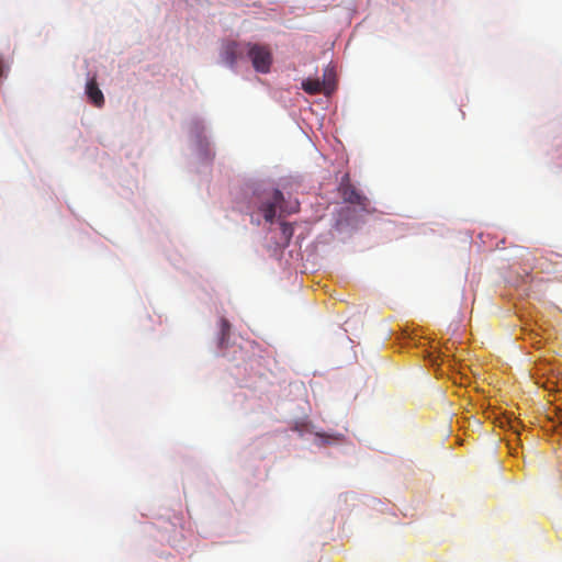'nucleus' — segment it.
I'll list each match as a JSON object with an SVG mask.
<instances>
[{
	"mask_svg": "<svg viewBox=\"0 0 562 562\" xmlns=\"http://www.w3.org/2000/svg\"><path fill=\"white\" fill-rule=\"evenodd\" d=\"M283 193L280 190H273L271 199L262 202L259 210L267 222H273L276 217L277 207H281V203L283 202Z\"/></svg>",
	"mask_w": 562,
	"mask_h": 562,
	"instance_id": "20e7f679",
	"label": "nucleus"
},
{
	"mask_svg": "<svg viewBox=\"0 0 562 562\" xmlns=\"http://www.w3.org/2000/svg\"><path fill=\"white\" fill-rule=\"evenodd\" d=\"M281 231L282 235L284 236L285 240H290L293 235V227L290 223H281Z\"/></svg>",
	"mask_w": 562,
	"mask_h": 562,
	"instance_id": "0eeeda50",
	"label": "nucleus"
},
{
	"mask_svg": "<svg viewBox=\"0 0 562 562\" xmlns=\"http://www.w3.org/2000/svg\"><path fill=\"white\" fill-rule=\"evenodd\" d=\"M247 55L256 71L267 74L272 64V54L268 46L247 43Z\"/></svg>",
	"mask_w": 562,
	"mask_h": 562,
	"instance_id": "f257e3e1",
	"label": "nucleus"
},
{
	"mask_svg": "<svg viewBox=\"0 0 562 562\" xmlns=\"http://www.w3.org/2000/svg\"><path fill=\"white\" fill-rule=\"evenodd\" d=\"M302 88L305 92L310 94L319 93L323 89V82L317 79H307L303 81Z\"/></svg>",
	"mask_w": 562,
	"mask_h": 562,
	"instance_id": "423d86ee",
	"label": "nucleus"
},
{
	"mask_svg": "<svg viewBox=\"0 0 562 562\" xmlns=\"http://www.w3.org/2000/svg\"><path fill=\"white\" fill-rule=\"evenodd\" d=\"M86 94L94 106L102 108L104 105V95L98 86L95 77L87 81Z\"/></svg>",
	"mask_w": 562,
	"mask_h": 562,
	"instance_id": "39448f33",
	"label": "nucleus"
},
{
	"mask_svg": "<svg viewBox=\"0 0 562 562\" xmlns=\"http://www.w3.org/2000/svg\"><path fill=\"white\" fill-rule=\"evenodd\" d=\"M3 75V65H2V61L0 60V78L2 77Z\"/></svg>",
	"mask_w": 562,
	"mask_h": 562,
	"instance_id": "1a4fd4ad",
	"label": "nucleus"
},
{
	"mask_svg": "<svg viewBox=\"0 0 562 562\" xmlns=\"http://www.w3.org/2000/svg\"><path fill=\"white\" fill-rule=\"evenodd\" d=\"M338 190L345 202L362 207L367 205V198L350 183L348 175L342 177Z\"/></svg>",
	"mask_w": 562,
	"mask_h": 562,
	"instance_id": "7ed1b4c3",
	"label": "nucleus"
},
{
	"mask_svg": "<svg viewBox=\"0 0 562 562\" xmlns=\"http://www.w3.org/2000/svg\"><path fill=\"white\" fill-rule=\"evenodd\" d=\"M221 323H222V333H223V335H226L227 331L229 330V323L225 318H222Z\"/></svg>",
	"mask_w": 562,
	"mask_h": 562,
	"instance_id": "6e6552de",
	"label": "nucleus"
},
{
	"mask_svg": "<svg viewBox=\"0 0 562 562\" xmlns=\"http://www.w3.org/2000/svg\"><path fill=\"white\" fill-rule=\"evenodd\" d=\"M247 43H239L236 41H227L223 44L221 49L222 61L231 68H235L237 63L243 59L247 53Z\"/></svg>",
	"mask_w": 562,
	"mask_h": 562,
	"instance_id": "f03ea898",
	"label": "nucleus"
}]
</instances>
